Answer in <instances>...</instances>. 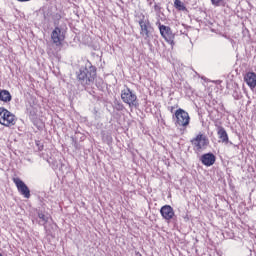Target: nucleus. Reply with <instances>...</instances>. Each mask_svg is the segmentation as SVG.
I'll return each mask as SVG.
<instances>
[{"label": "nucleus", "instance_id": "nucleus-4", "mask_svg": "<svg viewBox=\"0 0 256 256\" xmlns=\"http://www.w3.org/2000/svg\"><path fill=\"white\" fill-rule=\"evenodd\" d=\"M194 151L201 153L203 149H206L209 145V139L203 133H199L195 138L191 140Z\"/></svg>", "mask_w": 256, "mask_h": 256}, {"label": "nucleus", "instance_id": "nucleus-16", "mask_svg": "<svg viewBox=\"0 0 256 256\" xmlns=\"http://www.w3.org/2000/svg\"><path fill=\"white\" fill-rule=\"evenodd\" d=\"M212 5H214V7H221V4L223 3L224 0H210Z\"/></svg>", "mask_w": 256, "mask_h": 256}, {"label": "nucleus", "instance_id": "nucleus-13", "mask_svg": "<svg viewBox=\"0 0 256 256\" xmlns=\"http://www.w3.org/2000/svg\"><path fill=\"white\" fill-rule=\"evenodd\" d=\"M215 156L213 153H207L203 154L200 158V161L202 165H205L206 167H211V165H215Z\"/></svg>", "mask_w": 256, "mask_h": 256}, {"label": "nucleus", "instance_id": "nucleus-11", "mask_svg": "<svg viewBox=\"0 0 256 256\" xmlns=\"http://www.w3.org/2000/svg\"><path fill=\"white\" fill-rule=\"evenodd\" d=\"M244 81L250 89H255L256 87V73L255 72H248L244 76Z\"/></svg>", "mask_w": 256, "mask_h": 256}, {"label": "nucleus", "instance_id": "nucleus-17", "mask_svg": "<svg viewBox=\"0 0 256 256\" xmlns=\"http://www.w3.org/2000/svg\"><path fill=\"white\" fill-rule=\"evenodd\" d=\"M38 217L43 221V223H47V221H49V217L45 216L43 213H39Z\"/></svg>", "mask_w": 256, "mask_h": 256}, {"label": "nucleus", "instance_id": "nucleus-10", "mask_svg": "<svg viewBox=\"0 0 256 256\" xmlns=\"http://www.w3.org/2000/svg\"><path fill=\"white\" fill-rule=\"evenodd\" d=\"M160 214L165 221H171L175 217V210L170 205H164L160 209Z\"/></svg>", "mask_w": 256, "mask_h": 256}, {"label": "nucleus", "instance_id": "nucleus-21", "mask_svg": "<svg viewBox=\"0 0 256 256\" xmlns=\"http://www.w3.org/2000/svg\"><path fill=\"white\" fill-rule=\"evenodd\" d=\"M18 1L25 2V1H29V0H18Z\"/></svg>", "mask_w": 256, "mask_h": 256}, {"label": "nucleus", "instance_id": "nucleus-12", "mask_svg": "<svg viewBox=\"0 0 256 256\" xmlns=\"http://www.w3.org/2000/svg\"><path fill=\"white\" fill-rule=\"evenodd\" d=\"M217 135L219 137V143H224L227 145L229 143V135L227 134V130L223 126L217 127Z\"/></svg>", "mask_w": 256, "mask_h": 256}, {"label": "nucleus", "instance_id": "nucleus-15", "mask_svg": "<svg viewBox=\"0 0 256 256\" xmlns=\"http://www.w3.org/2000/svg\"><path fill=\"white\" fill-rule=\"evenodd\" d=\"M174 7L177 9V11H187L185 3H183L181 0H174Z\"/></svg>", "mask_w": 256, "mask_h": 256}, {"label": "nucleus", "instance_id": "nucleus-8", "mask_svg": "<svg viewBox=\"0 0 256 256\" xmlns=\"http://www.w3.org/2000/svg\"><path fill=\"white\" fill-rule=\"evenodd\" d=\"M13 183H15L18 192L25 197V199H29L31 197V190H29V187H27V184L23 182L20 178H13Z\"/></svg>", "mask_w": 256, "mask_h": 256}, {"label": "nucleus", "instance_id": "nucleus-22", "mask_svg": "<svg viewBox=\"0 0 256 256\" xmlns=\"http://www.w3.org/2000/svg\"><path fill=\"white\" fill-rule=\"evenodd\" d=\"M137 255L141 256V253L137 252Z\"/></svg>", "mask_w": 256, "mask_h": 256}, {"label": "nucleus", "instance_id": "nucleus-14", "mask_svg": "<svg viewBox=\"0 0 256 256\" xmlns=\"http://www.w3.org/2000/svg\"><path fill=\"white\" fill-rule=\"evenodd\" d=\"M12 99L11 93L8 90H0V101L9 103Z\"/></svg>", "mask_w": 256, "mask_h": 256}, {"label": "nucleus", "instance_id": "nucleus-7", "mask_svg": "<svg viewBox=\"0 0 256 256\" xmlns=\"http://www.w3.org/2000/svg\"><path fill=\"white\" fill-rule=\"evenodd\" d=\"M51 39L56 47H61L65 41V32L61 28L56 27L51 33Z\"/></svg>", "mask_w": 256, "mask_h": 256}, {"label": "nucleus", "instance_id": "nucleus-2", "mask_svg": "<svg viewBox=\"0 0 256 256\" xmlns=\"http://www.w3.org/2000/svg\"><path fill=\"white\" fill-rule=\"evenodd\" d=\"M175 118L176 127H183L184 129H187L189 127V123H191V117L189 116V113L181 108L176 110L175 112Z\"/></svg>", "mask_w": 256, "mask_h": 256}, {"label": "nucleus", "instance_id": "nucleus-1", "mask_svg": "<svg viewBox=\"0 0 256 256\" xmlns=\"http://www.w3.org/2000/svg\"><path fill=\"white\" fill-rule=\"evenodd\" d=\"M77 77L81 85H90V83L95 81V77H97V69L88 62L84 68L80 69Z\"/></svg>", "mask_w": 256, "mask_h": 256}, {"label": "nucleus", "instance_id": "nucleus-19", "mask_svg": "<svg viewBox=\"0 0 256 256\" xmlns=\"http://www.w3.org/2000/svg\"><path fill=\"white\" fill-rule=\"evenodd\" d=\"M174 109H175V107L171 106V107L169 108L170 113H173Z\"/></svg>", "mask_w": 256, "mask_h": 256}, {"label": "nucleus", "instance_id": "nucleus-3", "mask_svg": "<svg viewBox=\"0 0 256 256\" xmlns=\"http://www.w3.org/2000/svg\"><path fill=\"white\" fill-rule=\"evenodd\" d=\"M15 123H17L15 114L5 108H0V125H4V127H13Z\"/></svg>", "mask_w": 256, "mask_h": 256}, {"label": "nucleus", "instance_id": "nucleus-18", "mask_svg": "<svg viewBox=\"0 0 256 256\" xmlns=\"http://www.w3.org/2000/svg\"><path fill=\"white\" fill-rule=\"evenodd\" d=\"M233 97H234V99H236V100L241 99V95H239V93H237V91H235V93L233 94Z\"/></svg>", "mask_w": 256, "mask_h": 256}, {"label": "nucleus", "instance_id": "nucleus-20", "mask_svg": "<svg viewBox=\"0 0 256 256\" xmlns=\"http://www.w3.org/2000/svg\"><path fill=\"white\" fill-rule=\"evenodd\" d=\"M117 109H118V110L123 109V105L119 104Z\"/></svg>", "mask_w": 256, "mask_h": 256}, {"label": "nucleus", "instance_id": "nucleus-9", "mask_svg": "<svg viewBox=\"0 0 256 256\" xmlns=\"http://www.w3.org/2000/svg\"><path fill=\"white\" fill-rule=\"evenodd\" d=\"M140 25V34L142 37H145V39H149V32L151 30V23L149 20H145V16H143L142 19L139 20Z\"/></svg>", "mask_w": 256, "mask_h": 256}, {"label": "nucleus", "instance_id": "nucleus-6", "mask_svg": "<svg viewBox=\"0 0 256 256\" xmlns=\"http://www.w3.org/2000/svg\"><path fill=\"white\" fill-rule=\"evenodd\" d=\"M160 35L170 45H175V34L171 31V27L159 24Z\"/></svg>", "mask_w": 256, "mask_h": 256}, {"label": "nucleus", "instance_id": "nucleus-5", "mask_svg": "<svg viewBox=\"0 0 256 256\" xmlns=\"http://www.w3.org/2000/svg\"><path fill=\"white\" fill-rule=\"evenodd\" d=\"M121 99L123 103H126L129 107H137V105H139L137 102V94L129 88L121 91Z\"/></svg>", "mask_w": 256, "mask_h": 256}]
</instances>
